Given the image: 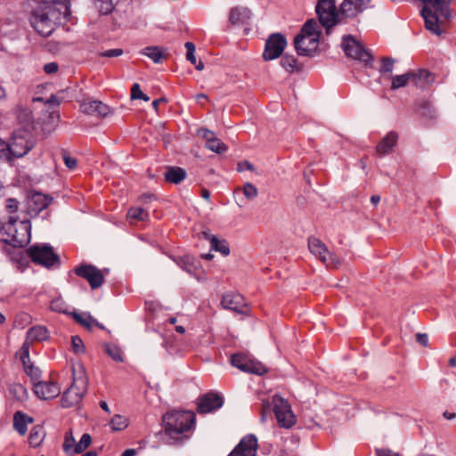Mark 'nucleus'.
<instances>
[{"mask_svg": "<svg viewBox=\"0 0 456 456\" xmlns=\"http://www.w3.org/2000/svg\"><path fill=\"white\" fill-rule=\"evenodd\" d=\"M131 99L132 100H143L145 102H148L150 98L142 92L140 85L137 83H134L131 87Z\"/></svg>", "mask_w": 456, "mask_h": 456, "instance_id": "45", "label": "nucleus"}, {"mask_svg": "<svg viewBox=\"0 0 456 456\" xmlns=\"http://www.w3.org/2000/svg\"><path fill=\"white\" fill-rule=\"evenodd\" d=\"M68 12L69 6L66 4L43 1L31 12L29 22L38 35L48 37Z\"/></svg>", "mask_w": 456, "mask_h": 456, "instance_id": "1", "label": "nucleus"}, {"mask_svg": "<svg viewBox=\"0 0 456 456\" xmlns=\"http://www.w3.org/2000/svg\"><path fill=\"white\" fill-rule=\"evenodd\" d=\"M423 8L421 15L425 27L432 33L440 36V25L448 20L451 16L450 4L452 0H421Z\"/></svg>", "mask_w": 456, "mask_h": 456, "instance_id": "2", "label": "nucleus"}, {"mask_svg": "<svg viewBox=\"0 0 456 456\" xmlns=\"http://www.w3.org/2000/svg\"><path fill=\"white\" fill-rule=\"evenodd\" d=\"M195 419L196 417L192 411H173L166 413L162 419L166 436L174 442L187 438L184 433L193 428Z\"/></svg>", "mask_w": 456, "mask_h": 456, "instance_id": "3", "label": "nucleus"}, {"mask_svg": "<svg viewBox=\"0 0 456 456\" xmlns=\"http://www.w3.org/2000/svg\"><path fill=\"white\" fill-rule=\"evenodd\" d=\"M48 330L44 326H34L27 332V339L30 341H42L48 338Z\"/></svg>", "mask_w": 456, "mask_h": 456, "instance_id": "31", "label": "nucleus"}, {"mask_svg": "<svg viewBox=\"0 0 456 456\" xmlns=\"http://www.w3.org/2000/svg\"><path fill=\"white\" fill-rule=\"evenodd\" d=\"M198 135L206 140V147L214 152L223 153L227 150V146L216 138L215 134L208 129H199Z\"/></svg>", "mask_w": 456, "mask_h": 456, "instance_id": "23", "label": "nucleus"}, {"mask_svg": "<svg viewBox=\"0 0 456 456\" xmlns=\"http://www.w3.org/2000/svg\"><path fill=\"white\" fill-rule=\"evenodd\" d=\"M59 66L56 62H49L44 66V70L47 74H54L58 71Z\"/></svg>", "mask_w": 456, "mask_h": 456, "instance_id": "56", "label": "nucleus"}, {"mask_svg": "<svg viewBox=\"0 0 456 456\" xmlns=\"http://www.w3.org/2000/svg\"><path fill=\"white\" fill-rule=\"evenodd\" d=\"M287 45L285 37L281 33L272 34L265 42L263 58L265 61L277 59L281 55Z\"/></svg>", "mask_w": 456, "mask_h": 456, "instance_id": "13", "label": "nucleus"}, {"mask_svg": "<svg viewBox=\"0 0 456 456\" xmlns=\"http://www.w3.org/2000/svg\"><path fill=\"white\" fill-rule=\"evenodd\" d=\"M416 340L419 344H420L423 346H427L428 343V337L425 333H418L416 335Z\"/></svg>", "mask_w": 456, "mask_h": 456, "instance_id": "58", "label": "nucleus"}, {"mask_svg": "<svg viewBox=\"0 0 456 456\" xmlns=\"http://www.w3.org/2000/svg\"><path fill=\"white\" fill-rule=\"evenodd\" d=\"M73 381L70 387L63 393L61 404L65 408L77 405L87 391L88 380L85 368L82 365L73 366Z\"/></svg>", "mask_w": 456, "mask_h": 456, "instance_id": "6", "label": "nucleus"}, {"mask_svg": "<svg viewBox=\"0 0 456 456\" xmlns=\"http://www.w3.org/2000/svg\"><path fill=\"white\" fill-rule=\"evenodd\" d=\"M395 60L389 57H383L381 60V66L379 73L383 77L390 78L394 69Z\"/></svg>", "mask_w": 456, "mask_h": 456, "instance_id": "36", "label": "nucleus"}, {"mask_svg": "<svg viewBox=\"0 0 456 456\" xmlns=\"http://www.w3.org/2000/svg\"><path fill=\"white\" fill-rule=\"evenodd\" d=\"M32 422V419L28 418L26 414L17 411L13 416V427L17 432L23 436L27 432V423Z\"/></svg>", "mask_w": 456, "mask_h": 456, "instance_id": "29", "label": "nucleus"}, {"mask_svg": "<svg viewBox=\"0 0 456 456\" xmlns=\"http://www.w3.org/2000/svg\"><path fill=\"white\" fill-rule=\"evenodd\" d=\"M48 103L59 104L60 101L55 95H51V97L47 100Z\"/></svg>", "mask_w": 456, "mask_h": 456, "instance_id": "63", "label": "nucleus"}, {"mask_svg": "<svg viewBox=\"0 0 456 456\" xmlns=\"http://www.w3.org/2000/svg\"><path fill=\"white\" fill-rule=\"evenodd\" d=\"M342 46L347 57L363 61L366 64L371 61L370 53L351 36L343 38Z\"/></svg>", "mask_w": 456, "mask_h": 456, "instance_id": "14", "label": "nucleus"}, {"mask_svg": "<svg viewBox=\"0 0 456 456\" xmlns=\"http://www.w3.org/2000/svg\"><path fill=\"white\" fill-rule=\"evenodd\" d=\"M371 0H344L340 4V13L345 18H354L367 9Z\"/></svg>", "mask_w": 456, "mask_h": 456, "instance_id": "18", "label": "nucleus"}, {"mask_svg": "<svg viewBox=\"0 0 456 456\" xmlns=\"http://www.w3.org/2000/svg\"><path fill=\"white\" fill-rule=\"evenodd\" d=\"M141 53L151 59L155 63H159L167 58L164 50L159 46H147L141 51Z\"/></svg>", "mask_w": 456, "mask_h": 456, "instance_id": "30", "label": "nucleus"}, {"mask_svg": "<svg viewBox=\"0 0 456 456\" xmlns=\"http://www.w3.org/2000/svg\"><path fill=\"white\" fill-rule=\"evenodd\" d=\"M120 0H94V5L99 10V12L108 15L112 12L115 6Z\"/></svg>", "mask_w": 456, "mask_h": 456, "instance_id": "33", "label": "nucleus"}, {"mask_svg": "<svg viewBox=\"0 0 456 456\" xmlns=\"http://www.w3.org/2000/svg\"><path fill=\"white\" fill-rule=\"evenodd\" d=\"M0 240L15 248H21L30 240V223L18 216H10L8 221L0 226Z\"/></svg>", "mask_w": 456, "mask_h": 456, "instance_id": "4", "label": "nucleus"}, {"mask_svg": "<svg viewBox=\"0 0 456 456\" xmlns=\"http://www.w3.org/2000/svg\"><path fill=\"white\" fill-rule=\"evenodd\" d=\"M123 54V50L117 48V49H110L107 51H104L100 53L101 56L112 58V57H118Z\"/></svg>", "mask_w": 456, "mask_h": 456, "instance_id": "53", "label": "nucleus"}, {"mask_svg": "<svg viewBox=\"0 0 456 456\" xmlns=\"http://www.w3.org/2000/svg\"><path fill=\"white\" fill-rule=\"evenodd\" d=\"M91 436L89 434H84L80 441L76 444L73 450V454H77L84 452L91 444Z\"/></svg>", "mask_w": 456, "mask_h": 456, "instance_id": "42", "label": "nucleus"}, {"mask_svg": "<svg viewBox=\"0 0 456 456\" xmlns=\"http://www.w3.org/2000/svg\"><path fill=\"white\" fill-rule=\"evenodd\" d=\"M9 144L0 138V159H6L9 160Z\"/></svg>", "mask_w": 456, "mask_h": 456, "instance_id": "54", "label": "nucleus"}, {"mask_svg": "<svg viewBox=\"0 0 456 456\" xmlns=\"http://www.w3.org/2000/svg\"><path fill=\"white\" fill-rule=\"evenodd\" d=\"M51 310L58 313H65L67 309V305L64 301L61 298H56L53 300L50 304Z\"/></svg>", "mask_w": 456, "mask_h": 456, "instance_id": "49", "label": "nucleus"}, {"mask_svg": "<svg viewBox=\"0 0 456 456\" xmlns=\"http://www.w3.org/2000/svg\"><path fill=\"white\" fill-rule=\"evenodd\" d=\"M281 64L289 72L299 69L297 58L290 54L283 55L281 60Z\"/></svg>", "mask_w": 456, "mask_h": 456, "instance_id": "37", "label": "nucleus"}, {"mask_svg": "<svg viewBox=\"0 0 456 456\" xmlns=\"http://www.w3.org/2000/svg\"><path fill=\"white\" fill-rule=\"evenodd\" d=\"M33 390L37 396L43 400L53 399L59 395L61 389L54 382L37 381L34 383Z\"/></svg>", "mask_w": 456, "mask_h": 456, "instance_id": "19", "label": "nucleus"}, {"mask_svg": "<svg viewBox=\"0 0 456 456\" xmlns=\"http://www.w3.org/2000/svg\"><path fill=\"white\" fill-rule=\"evenodd\" d=\"M244 170L255 171V167L248 160H244V161L239 162L237 164V171L238 172H243Z\"/></svg>", "mask_w": 456, "mask_h": 456, "instance_id": "55", "label": "nucleus"}, {"mask_svg": "<svg viewBox=\"0 0 456 456\" xmlns=\"http://www.w3.org/2000/svg\"><path fill=\"white\" fill-rule=\"evenodd\" d=\"M268 408H269V403L268 402H264L263 403V407H262V416H261V420L263 422L265 421L266 411L268 410Z\"/></svg>", "mask_w": 456, "mask_h": 456, "instance_id": "59", "label": "nucleus"}, {"mask_svg": "<svg viewBox=\"0 0 456 456\" xmlns=\"http://www.w3.org/2000/svg\"><path fill=\"white\" fill-rule=\"evenodd\" d=\"M398 135L395 132H389L377 146V152L379 155H386L391 151L396 144Z\"/></svg>", "mask_w": 456, "mask_h": 456, "instance_id": "27", "label": "nucleus"}, {"mask_svg": "<svg viewBox=\"0 0 456 456\" xmlns=\"http://www.w3.org/2000/svg\"><path fill=\"white\" fill-rule=\"evenodd\" d=\"M201 197H202L203 199H205V200H209V198H210V192H209V191H208V190H207V189H202V191H201Z\"/></svg>", "mask_w": 456, "mask_h": 456, "instance_id": "62", "label": "nucleus"}, {"mask_svg": "<svg viewBox=\"0 0 456 456\" xmlns=\"http://www.w3.org/2000/svg\"><path fill=\"white\" fill-rule=\"evenodd\" d=\"M162 102H167L166 98H159V99L154 100V101L152 102V107H153V109L157 111V110H158V108H159V103H162Z\"/></svg>", "mask_w": 456, "mask_h": 456, "instance_id": "60", "label": "nucleus"}, {"mask_svg": "<svg viewBox=\"0 0 456 456\" xmlns=\"http://www.w3.org/2000/svg\"><path fill=\"white\" fill-rule=\"evenodd\" d=\"M136 455V450L134 449H126L121 456H135Z\"/></svg>", "mask_w": 456, "mask_h": 456, "instance_id": "61", "label": "nucleus"}, {"mask_svg": "<svg viewBox=\"0 0 456 456\" xmlns=\"http://www.w3.org/2000/svg\"><path fill=\"white\" fill-rule=\"evenodd\" d=\"M242 191L244 196L249 200H254L258 195L257 188L251 183H246Z\"/></svg>", "mask_w": 456, "mask_h": 456, "instance_id": "44", "label": "nucleus"}, {"mask_svg": "<svg viewBox=\"0 0 456 456\" xmlns=\"http://www.w3.org/2000/svg\"><path fill=\"white\" fill-rule=\"evenodd\" d=\"M273 405L277 422L281 428H289L296 423V416L287 400L279 395L273 397Z\"/></svg>", "mask_w": 456, "mask_h": 456, "instance_id": "8", "label": "nucleus"}, {"mask_svg": "<svg viewBox=\"0 0 456 456\" xmlns=\"http://www.w3.org/2000/svg\"><path fill=\"white\" fill-rule=\"evenodd\" d=\"M62 158H63V161L68 168H69V169L76 168L77 161L75 158L71 157L67 151H63Z\"/></svg>", "mask_w": 456, "mask_h": 456, "instance_id": "52", "label": "nucleus"}, {"mask_svg": "<svg viewBox=\"0 0 456 456\" xmlns=\"http://www.w3.org/2000/svg\"><path fill=\"white\" fill-rule=\"evenodd\" d=\"M370 201L373 205H377L380 201V197L379 195H372Z\"/></svg>", "mask_w": 456, "mask_h": 456, "instance_id": "64", "label": "nucleus"}, {"mask_svg": "<svg viewBox=\"0 0 456 456\" xmlns=\"http://www.w3.org/2000/svg\"><path fill=\"white\" fill-rule=\"evenodd\" d=\"M82 112L88 115H94L104 118L110 113V109L108 105L100 101L86 100L80 104Z\"/></svg>", "mask_w": 456, "mask_h": 456, "instance_id": "20", "label": "nucleus"}, {"mask_svg": "<svg viewBox=\"0 0 456 456\" xmlns=\"http://www.w3.org/2000/svg\"><path fill=\"white\" fill-rule=\"evenodd\" d=\"M127 218L131 221H146L149 218V213L142 208H131L127 212Z\"/></svg>", "mask_w": 456, "mask_h": 456, "instance_id": "35", "label": "nucleus"}, {"mask_svg": "<svg viewBox=\"0 0 456 456\" xmlns=\"http://www.w3.org/2000/svg\"><path fill=\"white\" fill-rule=\"evenodd\" d=\"M51 201L52 199L43 193H32L28 200V211L29 215H37L47 208Z\"/></svg>", "mask_w": 456, "mask_h": 456, "instance_id": "22", "label": "nucleus"}, {"mask_svg": "<svg viewBox=\"0 0 456 456\" xmlns=\"http://www.w3.org/2000/svg\"><path fill=\"white\" fill-rule=\"evenodd\" d=\"M75 273L86 279L92 289L100 288L103 281L104 276L101 270L91 265H83L75 269Z\"/></svg>", "mask_w": 456, "mask_h": 456, "instance_id": "15", "label": "nucleus"}, {"mask_svg": "<svg viewBox=\"0 0 456 456\" xmlns=\"http://www.w3.org/2000/svg\"><path fill=\"white\" fill-rule=\"evenodd\" d=\"M231 364L239 370L262 375L267 372V368L260 362L252 359L250 356L244 354H235L231 357Z\"/></svg>", "mask_w": 456, "mask_h": 456, "instance_id": "10", "label": "nucleus"}, {"mask_svg": "<svg viewBox=\"0 0 456 456\" xmlns=\"http://www.w3.org/2000/svg\"><path fill=\"white\" fill-rule=\"evenodd\" d=\"M392 79L391 89L397 90L405 86L411 81L410 72L403 75H396L390 77Z\"/></svg>", "mask_w": 456, "mask_h": 456, "instance_id": "38", "label": "nucleus"}, {"mask_svg": "<svg viewBox=\"0 0 456 456\" xmlns=\"http://www.w3.org/2000/svg\"><path fill=\"white\" fill-rule=\"evenodd\" d=\"M106 354L114 361L122 362L124 361L120 348L113 344L105 345Z\"/></svg>", "mask_w": 456, "mask_h": 456, "instance_id": "41", "label": "nucleus"}, {"mask_svg": "<svg viewBox=\"0 0 456 456\" xmlns=\"http://www.w3.org/2000/svg\"><path fill=\"white\" fill-rule=\"evenodd\" d=\"M320 33L318 22L308 20L294 39L297 53L299 55L313 56L318 46Z\"/></svg>", "mask_w": 456, "mask_h": 456, "instance_id": "5", "label": "nucleus"}, {"mask_svg": "<svg viewBox=\"0 0 456 456\" xmlns=\"http://www.w3.org/2000/svg\"><path fill=\"white\" fill-rule=\"evenodd\" d=\"M250 18V11L247 7L235 6L230 10L229 22L232 25L245 23Z\"/></svg>", "mask_w": 456, "mask_h": 456, "instance_id": "26", "label": "nucleus"}, {"mask_svg": "<svg viewBox=\"0 0 456 456\" xmlns=\"http://www.w3.org/2000/svg\"><path fill=\"white\" fill-rule=\"evenodd\" d=\"M315 10L319 21L326 28L327 33L336 24L345 22L340 10L336 12L335 0H318Z\"/></svg>", "mask_w": 456, "mask_h": 456, "instance_id": "7", "label": "nucleus"}, {"mask_svg": "<svg viewBox=\"0 0 456 456\" xmlns=\"http://www.w3.org/2000/svg\"><path fill=\"white\" fill-rule=\"evenodd\" d=\"M377 456H401L399 453L391 451L390 449H378L376 450Z\"/></svg>", "mask_w": 456, "mask_h": 456, "instance_id": "57", "label": "nucleus"}, {"mask_svg": "<svg viewBox=\"0 0 456 456\" xmlns=\"http://www.w3.org/2000/svg\"><path fill=\"white\" fill-rule=\"evenodd\" d=\"M9 144V160L12 158H21L25 156L33 147L34 140L31 136L22 134H15Z\"/></svg>", "mask_w": 456, "mask_h": 456, "instance_id": "12", "label": "nucleus"}, {"mask_svg": "<svg viewBox=\"0 0 456 456\" xmlns=\"http://www.w3.org/2000/svg\"><path fill=\"white\" fill-rule=\"evenodd\" d=\"M71 346L72 350L75 354H80L85 353V346L82 339L77 336H73L71 338Z\"/></svg>", "mask_w": 456, "mask_h": 456, "instance_id": "46", "label": "nucleus"}, {"mask_svg": "<svg viewBox=\"0 0 456 456\" xmlns=\"http://www.w3.org/2000/svg\"><path fill=\"white\" fill-rule=\"evenodd\" d=\"M209 239L211 249L220 252L223 256L230 254V248L224 240H220L216 236H211Z\"/></svg>", "mask_w": 456, "mask_h": 456, "instance_id": "34", "label": "nucleus"}, {"mask_svg": "<svg viewBox=\"0 0 456 456\" xmlns=\"http://www.w3.org/2000/svg\"><path fill=\"white\" fill-rule=\"evenodd\" d=\"M45 436V430L41 426L34 427L29 434L28 442L32 447L39 446L44 441Z\"/></svg>", "mask_w": 456, "mask_h": 456, "instance_id": "32", "label": "nucleus"}, {"mask_svg": "<svg viewBox=\"0 0 456 456\" xmlns=\"http://www.w3.org/2000/svg\"><path fill=\"white\" fill-rule=\"evenodd\" d=\"M186 177V172L183 168L178 167H170L165 173V180L168 183L177 184Z\"/></svg>", "mask_w": 456, "mask_h": 456, "instance_id": "28", "label": "nucleus"}, {"mask_svg": "<svg viewBox=\"0 0 456 456\" xmlns=\"http://www.w3.org/2000/svg\"><path fill=\"white\" fill-rule=\"evenodd\" d=\"M223 397L216 393H208L198 398V411L201 414L209 413L222 407Z\"/></svg>", "mask_w": 456, "mask_h": 456, "instance_id": "16", "label": "nucleus"}, {"mask_svg": "<svg viewBox=\"0 0 456 456\" xmlns=\"http://www.w3.org/2000/svg\"><path fill=\"white\" fill-rule=\"evenodd\" d=\"M308 248L313 255L318 257L327 267L337 268L340 265L339 258L330 253L326 245L319 239L313 237L308 240Z\"/></svg>", "mask_w": 456, "mask_h": 456, "instance_id": "9", "label": "nucleus"}, {"mask_svg": "<svg viewBox=\"0 0 456 456\" xmlns=\"http://www.w3.org/2000/svg\"><path fill=\"white\" fill-rule=\"evenodd\" d=\"M110 426L113 431H121L128 426V420L126 417L116 414L110 421Z\"/></svg>", "mask_w": 456, "mask_h": 456, "instance_id": "39", "label": "nucleus"}, {"mask_svg": "<svg viewBox=\"0 0 456 456\" xmlns=\"http://www.w3.org/2000/svg\"><path fill=\"white\" fill-rule=\"evenodd\" d=\"M221 304L226 309L239 314H246L247 307L244 297L240 294L227 293L224 295Z\"/></svg>", "mask_w": 456, "mask_h": 456, "instance_id": "21", "label": "nucleus"}, {"mask_svg": "<svg viewBox=\"0 0 456 456\" xmlns=\"http://www.w3.org/2000/svg\"><path fill=\"white\" fill-rule=\"evenodd\" d=\"M411 82L418 88L424 90L435 82V75L426 69L411 71Z\"/></svg>", "mask_w": 456, "mask_h": 456, "instance_id": "24", "label": "nucleus"}, {"mask_svg": "<svg viewBox=\"0 0 456 456\" xmlns=\"http://www.w3.org/2000/svg\"><path fill=\"white\" fill-rule=\"evenodd\" d=\"M186 48V60L189 61L192 65H196V56H195V45L191 42H186L184 45Z\"/></svg>", "mask_w": 456, "mask_h": 456, "instance_id": "47", "label": "nucleus"}, {"mask_svg": "<svg viewBox=\"0 0 456 456\" xmlns=\"http://www.w3.org/2000/svg\"><path fill=\"white\" fill-rule=\"evenodd\" d=\"M73 316L77 322H79L80 324L88 329H91L93 324H95L97 327L102 328V326H101L99 322L90 315H86L85 314H74Z\"/></svg>", "mask_w": 456, "mask_h": 456, "instance_id": "40", "label": "nucleus"}, {"mask_svg": "<svg viewBox=\"0 0 456 456\" xmlns=\"http://www.w3.org/2000/svg\"><path fill=\"white\" fill-rule=\"evenodd\" d=\"M419 112L423 116H427L428 118H433L435 116V110L432 108L430 102H423L419 105Z\"/></svg>", "mask_w": 456, "mask_h": 456, "instance_id": "50", "label": "nucleus"}, {"mask_svg": "<svg viewBox=\"0 0 456 456\" xmlns=\"http://www.w3.org/2000/svg\"><path fill=\"white\" fill-rule=\"evenodd\" d=\"M76 440L73 437L72 432L69 431L65 434L63 451L67 453H73L74 447L76 445Z\"/></svg>", "mask_w": 456, "mask_h": 456, "instance_id": "43", "label": "nucleus"}, {"mask_svg": "<svg viewBox=\"0 0 456 456\" xmlns=\"http://www.w3.org/2000/svg\"><path fill=\"white\" fill-rule=\"evenodd\" d=\"M21 350H22V353H21L20 359L23 363L24 370L27 373V375H28L31 378V379L34 381V383H36L38 381V379L40 378L41 371L37 367H35L30 362L29 355H28V347L26 344H24L22 346Z\"/></svg>", "mask_w": 456, "mask_h": 456, "instance_id": "25", "label": "nucleus"}, {"mask_svg": "<svg viewBox=\"0 0 456 456\" xmlns=\"http://www.w3.org/2000/svg\"><path fill=\"white\" fill-rule=\"evenodd\" d=\"M182 267L189 273H192L195 270L194 258L191 256H184L182 259Z\"/></svg>", "mask_w": 456, "mask_h": 456, "instance_id": "48", "label": "nucleus"}, {"mask_svg": "<svg viewBox=\"0 0 456 456\" xmlns=\"http://www.w3.org/2000/svg\"><path fill=\"white\" fill-rule=\"evenodd\" d=\"M257 439L254 435L244 436L228 456H256Z\"/></svg>", "mask_w": 456, "mask_h": 456, "instance_id": "17", "label": "nucleus"}, {"mask_svg": "<svg viewBox=\"0 0 456 456\" xmlns=\"http://www.w3.org/2000/svg\"><path fill=\"white\" fill-rule=\"evenodd\" d=\"M28 255L31 260L45 267L52 266L58 260L52 247L47 245H35L27 249Z\"/></svg>", "mask_w": 456, "mask_h": 456, "instance_id": "11", "label": "nucleus"}, {"mask_svg": "<svg viewBox=\"0 0 456 456\" xmlns=\"http://www.w3.org/2000/svg\"><path fill=\"white\" fill-rule=\"evenodd\" d=\"M5 208L11 216H14L13 214H15L19 208V202L17 200L10 198L6 200Z\"/></svg>", "mask_w": 456, "mask_h": 456, "instance_id": "51", "label": "nucleus"}]
</instances>
